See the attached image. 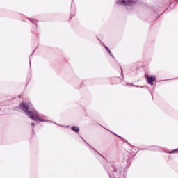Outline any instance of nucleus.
Wrapping results in <instances>:
<instances>
[{
    "instance_id": "obj_1",
    "label": "nucleus",
    "mask_w": 178,
    "mask_h": 178,
    "mask_svg": "<svg viewBox=\"0 0 178 178\" xmlns=\"http://www.w3.org/2000/svg\"><path fill=\"white\" fill-rule=\"evenodd\" d=\"M19 108L26 113L29 119L33 120V122H47L44 117L38 114V111L35 110L31 102H22L19 104Z\"/></svg>"
},
{
    "instance_id": "obj_2",
    "label": "nucleus",
    "mask_w": 178,
    "mask_h": 178,
    "mask_svg": "<svg viewBox=\"0 0 178 178\" xmlns=\"http://www.w3.org/2000/svg\"><path fill=\"white\" fill-rule=\"evenodd\" d=\"M112 168H113V176L114 178H120V177L122 176V173H123V169H122L121 168H116V167H115L114 165H112ZM105 169L107 172V173L109 175L110 178H112V176H111V174L109 173V170H108V167H105Z\"/></svg>"
},
{
    "instance_id": "obj_3",
    "label": "nucleus",
    "mask_w": 178,
    "mask_h": 178,
    "mask_svg": "<svg viewBox=\"0 0 178 178\" xmlns=\"http://www.w3.org/2000/svg\"><path fill=\"white\" fill-rule=\"evenodd\" d=\"M137 0H117L116 5H124V6H129L131 8V5L136 3Z\"/></svg>"
},
{
    "instance_id": "obj_4",
    "label": "nucleus",
    "mask_w": 178,
    "mask_h": 178,
    "mask_svg": "<svg viewBox=\"0 0 178 178\" xmlns=\"http://www.w3.org/2000/svg\"><path fill=\"white\" fill-rule=\"evenodd\" d=\"M156 77H155V76L147 77V83L150 86H154V81H156Z\"/></svg>"
},
{
    "instance_id": "obj_5",
    "label": "nucleus",
    "mask_w": 178,
    "mask_h": 178,
    "mask_svg": "<svg viewBox=\"0 0 178 178\" xmlns=\"http://www.w3.org/2000/svg\"><path fill=\"white\" fill-rule=\"evenodd\" d=\"M83 141H84V143H86V144H87V145H88L89 147H90V148H92V149H94V151H95V152H97V154H99V155H100L101 157L104 158V159H105V157L101 154L99 152H98V151H97V149H95L94 147H92V146L90 145V144H88V143H87V141H86V140H84V138H81Z\"/></svg>"
},
{
    "instance_id": "obj_6",
    "label": "nucleus",
    "mask_w": 178,
    "mask_h": 178,
    "mask_svg": "<svg viewBox=\"0 0 178 178\" xmlns=\"http://www.w3.org/2000/svg\"><path fill=\"white\" fill-rule=\"evenodd\" d=\"M71 130H72V131H74L75 133H79L80 131V128L76 126H73L71 127Z\"/></svg>"
},
{
    "instance_id": "obj_7",
    "label": "nucleus",
    "mask_w": 178,
    "mask_h": 178,
    "mask_svg": "<svg viewBox=\"0 0 178 178\" xmlns=\"http://www.w3.org/2000/svg\"><path fill=\"white\" fill-rule=\"evenodd\" d=\"M149 151H156V146H152L149 147Z\"/></svg>"
},
{
    "instance_id": "obj_8",
    "label": "nucleus",
    "mask_w": 178,
    "mask_h": 178,
    "mask_svg": "<svg viewBox=\"0 0 178 178\" xmlns=\"http://www.w3.org/2000/svg\"><path fill=\"white\" fill-rule=\"evenodd\" d=\"M104 48L107 51V52L109 54V55H112V51H111V50L109 49V48H108V47L104 45Z\"/></svg>"
},
{
    "instance_id": "obj_9",
    "label": "nucleus",
    "mask_w": 178,
    "mask_h": 178,
    "mask_svg": "<svg viewBox=\"0 0 178 178\" xmlns=\"http://www.w3.org/2000/svg\"><path fill=\"white\" fill-rule=\"evenodd\" d=\"M29 20H30V22H31V23H35V24L37 27V20H34L33 19H29Z\"/></svg>"
},
{
    "instance_id": "obj_10",
    "label": "nucleus",
    "mask_w": 178,
    "mask_h": 178,
    "mask_svg": "<svg viewBox=\"0 0 178 178\" xmlns=\"http://www.w3.org/2000/svg\"><path fill=\"white\" fill-rule=\"evenodd\" d=\"M110 133H112V134H114V136H115L116 137H118L119 138H123L122 137H121L120 136H118V134H115L114 132H112L111 131H109Z\"/></svg>"
},
{
    "instance_id": "obj_11",
    "label": "nucleus",
    "mask_w": 178,
    "mask_h": 178,
    "mask_svg": "<svg viewBox=\"0 0 178 178\" xmlns=\"http://www.w3.org/2000/svg\"><path fill=\"white\" fill-rule=\"evenodd\" d=\"M177 151H178V149H173V150H172V151L170 152V154H175V152H177Z\"/></svg>"
},
{
    "instance_id": "obj_12",
    "label": "nucleus",
    "mask_w": 178,
    "mask_h": 178,
    "mask_svg": "<svg viewBox=\"0 0 178 178\" xmlns=\"http://www.w3.org/2000/svg\"><path fill=\"white\" fill-rule=\"evenodd\" d=\"M120 70H121V76H122V77H124V76L123 75V70L122 69V67H121V66H120Z\"/></svg>"
},
{
    "instance_id": "obj_13",
    "label": "nucleus",
    "mask_w": 178,
    "mask_h": 178,
    "mask_svg": "<svg viewBox=\"0 0 178 178\" xmlns=\"http://www.w3.org/2000/svg\"><path fill=\"white\" fill-rule=\"evenodd\" d=\"M29 65L31 66V56H29Z\"/></svg>"
},
{
    "instance_id": "obj_14",
    "label": "nucleus",
    "mask_w": 178,
    "mask_h": 178,
    "mask_svg": "<svg viewBox=\"0 0 178 178\" xmlns=\"http://www.w3.org/2000/svg\"><path fill=\"white\" fill-rule=\"evenodd\" d=\"M124 143H127V144H129V145H130V143H129L127 140H126L124 139Z\"/></svg>"
},
{
    "instance_id": "obj_15",
    "label": "nucleus",
    "mask_w": 178,
    "mask_h": 178,
    "mask_svg": "<svg viewBox=\"0 0 178 178\" xmlns=\"http://www.w3.org/2000/svg\"><path fill=\"white\" fill-rule=\"evenodd\" d=\"M134 87H136V88H140V85H135Z\"/></svg>"
},
{
    "instance_id": "obj_16",
    "label": "nucleus",
    "mask_w": 178,
    "mask_h": 178,
    "mask_svg": "<svg viewBox=\"0 0 178 178\" xmlns=\"http://www.w3.org/2000/svg\"><path fill=\"white\" fill-rule=\"evenodd\" d=\"M31 124V126H33V127H34V126H35V123H34V122H32Z\"/></svg>"
},
{
    "instance_id": "obj_17",
    "label": "nucleus",
    "mask_w": 178,
    "mask_h": 178,
    "mask_svg": "<svg viewBox=\"0 0 178 178\" xmlns=\"http://www.w3.org/2000/svg\"><path fill=\"white\" fill-rule=\"evenodd\" d=\"M111 55V56L113 58V59H115V56H113V54H112V53H111V54H110Z\"/></svg>"
},
{
    "instance_id": "obj_18",
    "label": "nucleus",
    "mask_w": 178,
    "mask_h": 178,
    "mask_svg": "<svg viewBox=\"0 0 178 178\" xmlns=\"http://www.w3.org/2000/svg\"><path fill=\"white\" fill-rule=\"evenodd\" d=\"M144 86H139V88H144Z\"/></svg>"
},
{
    "instance_id": "obj_19",
    "label": "nucleus",
    "mask_w": 178,
    "mask_h": 178,
    "mask_svg": "<svg viewBox=\"0 0 178 178\" xmlns=\"http://www.w3.org/2000/svg\"><path fill=\"white\" fill-rule=\"evenodd\" d=\"M103 129H105L106 130H108V131H110L108 129L103 127Z\"/></svg>"
},
{
    "instance_id": "obj_20",
    "label": "nucleus",
    "mask_w": 178,
    "mask_h": 178,
    "mask_svg": "<svg viewBox=\"0 0 178 178\" xmlns=\"http://www.w3.org/2000/svg\"><path fill=\"white\" fill-rule=\"evenodd\" d=\"M35 51V49H34V51H33V53L31 54V55H33V54H34V51Z\"/></svg>"
},
{
    "instance_id": "obj_21",
    "label": "nucleus",
    "mask_w": 178,
    "mask_h": 178,
    "mask_svg": "<svg viewBox=\"0 0 178 178\" xmlns=\"http://www.w3.org/2000/svg\"><path fill=\"white\" fill-rule=\"evenodd\" d=\"M131 86H134H134H136V85H134L133 83H131Z\"/></svg>"
},
{
    "instance_id": "obj_22",
    "label": "nucleus",
    "mask_w": 178,
    "mask_h": 178,
    "mask_svg": "<svg viewBox=\"0 0 178 178\" xmlns=\"http://www.w3.org/2000/svg\"><path fill=\"white\" fill-rule=\"evenodd\" d=\"M70 19H72V16H70Z\"/></svg>"
},
{
    "instance_id": "obj_23",
    "label": "nucleus",
    "mask_w": 178,
    "mask_h": 178,
    "mask_svg": "<svg viewBox=\"0 0 178 178\" xmlns=\"http://www.w3.org/2000/svg\"><path fill=\"white\" fill-rule=\"evenodd\" d=\"M166 10H165V11H164V12H166Z\"/></svg>"
},
{
    "instance_id": "obj_24",
    "label": "nucleus",
    "mask_w": 178,
    "mask_h": 178,
    "mask_svg": "<svg viewBox=\"0 0 178 178\" xmlns=\"http://www.w3.org/2000/svg\"><path fill=\"white\" fill-rule=\"evenodd\" d=\"M166 10H165V11H164V12H166Z\"/></svg>"
},
{
    "instance_id": "obj_25",
    "label": "nucleus",
    "mask_w": 178,
    "mask_h": 178,
    "mask_svg": "<svg viewBox=\"0 0 178 178\" xmlns=\"http://www.w3.org/2000/svg\"><path fill=\"white\" fill-rule=\"evenodd\" d=\"M166 10H165V11H164V12H166Z\"/></svg>"
},
{
    "instance_id": "obj_26",
    "label": "nucleus",
    "mask_w": 178,
    "mask_h": 178,
    "mask_svg": "<svg viewBox=\"0 0 178 178\" xmlns=\"http://www.w3.org/2000/svg\"><path fill=\"white\" fill-rule=\"evenodd\" d=\"M55 124H58L57 123H55Z\"/></svg>"
}]
</instances>
